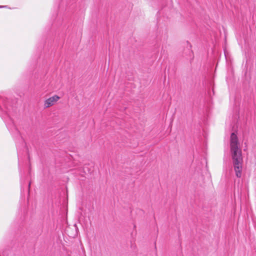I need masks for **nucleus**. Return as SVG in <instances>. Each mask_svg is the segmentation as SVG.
<instances>
[{"mask_svg":"<svg viewBox=\"0 0 256 256\" xmlns=\"http://www.w3.org/2000/svg\"><path fill=\"white\" fill-rule=\"evenodd\" d=\"M230 146L236 175L238 178H240L243 160L241 150L239 148L238 137L234 132L232 133L230 136Z\"/></svg>","mask_w":256,"mask_h":256,"instance_id":"f257e3e1","label":"nucleus"},{"mask_svg":"<svg viewBox=\"0 0 256 256\" xmlns=\"http://www.w3.org/2000/svg\"><path fill=\"white\" fill-rule=\"evenodd\" d=\"M30 182H29V183H28V190H30Z\"/></svg>","mask_w":256,"mask_h":256,"instance_id":"39448f33","label":"nucleus"},{"mask_svg":"<svg viewBox=\"0 0 256 256\" xmlns=\"http://www.w3.org/2000/svg\"><path fill=\"white\" fill-rule=\"evenodd\" d=\"M60 98L58 96L54 95L46 99L44 103V108H48L53 106Z\"/></svg>","mask_w":256,"mask_h":256,"instance_id":"f03ea898","label":"nucleus"},{"mask_svg":"<svg viewBox=\"0 0 256 256\" xmlns=\"http://www.w3.org/2000/svg\"><path fill=\"white\" fill-rule=\"evenodd\" d=\"M6 7V6H0V8H4Z\"/></svg>","mask_w":256,"mask_h":256,"instance_id":"423d86ee","label":"nucleus"},{"mask_svg":"<svg viewBox=\"0 0 256 256\" xmlns=\"http://www.w3.org/2000/svg\"><path fill=\"white\" fill-rule=\"evenodd\" d=\"M14 131H15V134L18 138H20L22 142V145H24V142L22 140V137L21 136L20 133L19 131L15 127H14Z\"/></svg>","mask_w":256,"mask_h":256,"instance_id":"20e7f679","label":"nucleus"},{"mask_svg":"<svg viewBox=\"0 0 256 256\" xmlns=\"http://www.w3.org/2000/svg\"><path fill=\"white\" fill-rule=\"evenodd\" d=\"M7 100L3 97H0V109L2 110V106L7 108Z\"/></svg>","mask_w":256,"mask_h":256,"instance_id":"7ed1b4c3","label":"nucleus"}]
</instances>
